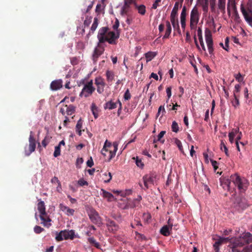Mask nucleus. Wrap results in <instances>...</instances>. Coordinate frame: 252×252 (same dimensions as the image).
Wrapping results in <instances>:
<instances>
[{
	"instance_id": "a19ab883",
	"label": "nucleus",
	"mask_w": 252,
	"mask_h": 252,
	"mask_svg": "<svg viewBox=\"0 0 252 252\" xmlns=\"http://www.w3.org/2000/svg\"><path fill=\"white\" fill-rule=\"evenodd\" d=\"M103 175L105 177V178H104V182H109L112 179V175L111 173L109 172L108 174L105 173Z\"/></svg>"
},
{
	"instance_id": "69168bd1",
	"label": "nucleus",
	"mask_w": 252,
	"mask_h": 252,
	"mask_svg": "<svg viewBox=\"0 0 252 252\" xmlns=\"http://www.w3.org/2000/svg\"><path fill=\"white\" fill-rule=\"evenodd\" d=\"M166 93H167V95L168 96V99H169L171 96V87H168L166 89Z\"/></svg>"
},
{
	"instance_id": "412c9836",
	"label": "nucleus",
	"mask_w": 252,
	"mask_h": 252,
	"mask_svg": "<svg viewBox=\"0 0 252 252\" xmlns=\"http://www.w3.org/2000/svg\"><path fill=\"white\" fill-rule=\"evenodd\" d=\"M166 31L163 39L168 38L172 31V28L170 22L168 21H166Z\"/></svg>"
},
{
	"instance_id": "a878e982",
	"label": "nucleus",
	"mask_w": 252,
	"mask_h": 252,
	"mask_svg": "<svg viewBox=\"0 0 252 252\" xmlns=\"http://www.w3.org/2000/svg\"><path fill=\"white\" fill-rule=\"evenodd\" d=\"M37 209L40 214L44 213L46 212L45 211V205L43 201L41 200H39V202L37 204Z\"/></svg>"
},
{
	"instance_id": "a211bd4d",
	"label": "nucleus",
	"mask_w": 252,
	"mask_h": 252,
	"mask_svg": "<svg viewBox=\"0 0 252 252\" xmlns=\"http://www.w3.org/2000/svg\"><path fill=\"white\" fill-rule=\"evenodd\" d=\"M231 7H232V8L234 10V14H233V18H234V20L235 22H237V23H240V21H241V19H240V17L238 14V13L237 11V9H236V5H235V2L234 1H233L231 3Z\"/></svg>"
},
{
	"instance_id": "bf43d9fd",
	"label": "nucleus",
	"mask_w": 252,
	"mask_h": 252,
	"mask_svg": "<svg viewBox=\"0 0 252 252\" xmlns=\"http://www.w3.org/2000/svg\"><path fill=\"white\" fill-rule=\"evenodd\" d=\"M210 161L211 162L212 165L213 166L214 170L216 171L218 168L217 166L218 162L216 160H214L213 159H210Z\"/></svg>"
},
{
	"instance_id": "4d7b16f0",
	"label": "nucleus",
	"mask_w": 252,
	"mask_h": 252,
	"mask_svg": "<svg viewBox=\"0 0 252 252\" xmlns=\"http://www.w3.org/2000/svg\"><path fill=\"white\" fill-rule=\"evenodd\" d=\"M74 213V210L73 209H70L68 207H67V208L65 211L66 214L68 216H69V215L72 216V215H73Z\"/></svg>"
},
{
	"instance_id": "f257e3e1",
	"label": "nucleus",
	"mask_w": 252,
	"mask_h": 252,
	"mask_svg": "<svg viewBox=\"0 0 252 252\" xmlns=\"http://www.w3.org/2000/svg\"><path fill=\"white\" fill-rule=\"evenodd\" d=\"M97 37L98 42L97 47L94 50L93 55V60L94 63L97 61L98 58L104 51V47L102 44L107 41L112 45L116 44L117 40L119 38V33L116 34L114 32L109 31L108 27H103L99 30Z\"/></svg>"
},
{
	"instance_id": "9b49d317",
	"label": "nucleus",
	"mask_w": 252,
	"mask_h": 252,
	"mask_svg": "<svg viewBox=\"0 0 252 252\" xmlns=\"http://www.w3.org/2000/svg\"><path fill=\"white\" fill-rule=\"evenodd\" d=\"M29 141V153H26L27 156H29L32 153L34 152L36 147L35 139L33 137V132L32 131L30 132Z\"/></svg>"
},
{
	"instance_id": "0e129e2a",
	"label": "nucleus",
	"mask_w": 252,
	"mask_h": 252,
	"mask_svg": "<svg viewBox=\"0 0 252 252\" xmlns=\"http://www.w3.org/2000/svg\"><path fill=\"white\" fill-rule=\"evenodd\" d=\"M197 22H193L190 21V27L191 30H195L196 28Z\"/></svg>"
},
{
	"instance_id": "5701e85b",
	"label": "nucleus",
	"mask_w": 252,
	"mask_h": 252,
	"mask_svg": "<svg viewBox=\"0 0 252 252\" xmlns=\"http://www.w3.org/2000/svg\"><path fill=\"white\" fill-rule=\"evenodd\" d=\"M139 205V204L137 203L135 199L132 200H128L124 209H128V208H133L138 206Z\"/></svg>"
},
{
	"instance_id": "dca6fc26",
	"label": "nucleus",
	"mask_w": 252,
	"mask_h": 252,
	"mask_svg": "<svg viewBox=\"0 0 252 252\" xmlns=\"http://www.w3.org/2000/svg\"><path fill=\"white\" fill-rule=\"evenodd\" d=\"M63 87V81L61 79L52 81L50 84V88L53 91L59 90Z\"/></svg>"
},
{
	"instance_id": "1a4fd4ad",
	"label": "nucleus",
	"mask_w": 252,
	"mask_h": 252,
	"mask_svg": "<svg viewBox=\"0 0 252 252\" xmlns=\"http://www.w3.org/2000/svg\"><path fill=\"white\" fill-rule=\"evenodd\" d=\"M88 215L93 223L98 225L101 224V219L94 209H91L88 212Z\"/></svg>"
},
{
	"instance_id": "7c9ffc66",
	"label": "nucleus",
	"mask_w": 252,
	"mask_h": 252,
	"mask_svg": "<svg viewBox=\"0 0 252 252\" xmlns=\"http://www.w3.org/2000/svg\"><path fill=\"white\" fill-rule=\"evenodd\" d=\"M174 142H175V144L177 145V146L179 148V149L180 151V152L183 155H185V153H184V150H183V146H182V144L181 141L180 140H179L178 138H176L174 139Z\"/></svg>"
},
{
	"instance_id": "f8f14e48",
	"label": "nucleus",
	"mask_w": 252,
	"mask_h": 252,
	"mask_svg": "<svg viewBox=\"0 0 252 252\" xmlns=\"http://www.w3.org/2000/svg\"><path fill=\"white\" fill-rule=\"evenodd\" d=\"M39 217L40 220L42 221L41 223L43 224L44 226L49 228L51 225L50 222L52 220L46 212L43 213V214H42V213L40 214Z\"/></svg>"
},
{
	"instance_id": "2eb2a0df",
	"label": "nucleus",
	"mask_w": 252,
	"mask_h": 252,
	"mask_svg": "<svg viewBox=\"0 0 252 252\" xmlns=\"http://www.w3.org/2000/svg\"><path fill=\"white\" fill-rule=\"evenodd\" d=\"M106 225L109 231L115 232L118 228V225L112 220L108 219L106 220Z\"/></svg>"
},
{
	"instance_id": "8fccbe9b",
	"label": "nucleus",
	"mask_w": 252,
	"mask_h": 252,
	"mask_svg": "<svg viewBox=\"0 0 252 252\" xmlns=\"http://www.w3.org/2000/svg\"><path fill=\"white\" fill-rule=\"evenodd\" d=\"M235 136L234 131H231L229 133V140L231 143H232L234 142V139Z\"/></svg>"
},
{
	"instance_id": "864d4df0",
	"label": "nucleus",
	"mask_w": 252,
	"mask_h": 252,
	"mask_svg": "<svg viewBox=\"0 0 252 252\" xmlns=\"http://www.w3.org/2000/svg\"><path fill=\"white\" fill-rule=\"evenodd\" d=\"M51 182L52 183H57L58 184V185H59V186L60 187V188L61 189V183L60 182V181L58 180V178L56 177H53L51 180Z\"/></svg>"
},
{
	"instance_id": "0eeeda50",
	"label": "nucleus",
	"mask_w": 252,
	"mask_h": 252,
	"mask_svg": "<svg viewBox=\"0 0 252 252\" xmlns=\"http://www.w3.org/2000/svg\"><path fill=\"white\" fill-rule=\"evenodd\" d=\"M241 11L246 22L252 27V9L250 7L246 9L244 5L241 4Z\"/></svg>"
},
{
	"instance_id": "bb28decb",
	"label": "nucleus",
	"mask_w": 252,
	"mask_h": 252,
	"mask_svg": "<svg viewBox=\"0 0 252 252\" xmlns=\"http://www.w3.org/2000/svg\"><path fill=\"white\" fill-rule=\"evenodd\" d=\"M157 53L155 52H148L145 54V58H146L147 62L151 61L153 60L156 56Z\"/></svg>"
},
{
	"instance_id": "72a5a7b5",
	"label": "nucleus",
	"mask_w": 252,
	"mask_h": 252,
	"mask_svg": "<svg viewBox=\"0 0 252 252\" xmlns=\"http://www.w3.org/2000/svg\"><path fill=\"white\" fill-rule=\"evenodd\" d=\"M75 111V108L72 105H69L66 108V113L67 115H72Z\"/></svg>"
},
{
	"instance_id": "680f3d73",
	"label": "nucleus",
	"mask_w": 252,
	"mask_h": 252,
	"mask_svg": "<svg viewBox=\"0 0 252 252\" xmlns=\"http://www.w3.org/2000/svg\"><path fill=\"white\" fill-rule=\"evenodd\" d=\"M87 165L89 167H92L93 166L94 161L93 160L92 157H91L90 159L87 161Z\"/></svg>"
},
{
	"instance_id": "cd10ccee",
	"label": "nucleus",
	"mask_w": 252,
	"mask_h": 252,
	"mask_svg": "<svg viewBox=\"0 0 252 252\" xmlns=\"http://www.w3.org/2000/svg\"><path fill=\"white\" fill-rule=\"evenodd\" d=\"M107 81L108 82H111L114 79V74L113 71L107 70L106 72Z\"/></svg>"
},
{
	"instance_id": "58836bf2",
	"label": "nucleus",
	"mask_w": 252,
	"mask_h": 252,
	"mask_svg": "<svg viewBox=\"0 0 252 252\" xmlns=\"http://www.w3.org/2000/svg\"><path fill=\"white\" fill-rule=\"evenodd\" d=\"M187 14V7L185 6H184L182 8V10L180 15V19H186Z\"/></svg>"
},
{
	"instance_id": "ea45409f",
	"label": "nucleus",
	"mask_w": 252,
	"mask_h": 252,
	"mask_svg": "<svg viewBox=\"0 0 252 252\" xmlns=\"http://www.w3.org/2000/svg\"><path fill=\"white\" fill-rule=\"evenodd\" d=\"M56 240L57 241H61L63 240V231H61L60 233H57Z\"/></svg>"
},
{
	"instance_id": "f03ea898",
	"label": "nucleus",
	"mask_w": 252,
	"mask_h": 252,
	"mask_svg": "<svg viewBox=\"0 0 252 252\" xmlns=\"http://www.w3.org/2000/svg\"><path fill=\"white\" fill-rule=\"evenodd\" d=\"M220 180V185L225 190L230 189L231 183L237 187L241 191L246 190L247 187L246 180L244 178L241 179L237 174L232 175L229 178L221 177Z\"/></svg>"
},
{
	"instance_id": "603ef678",
	"label": "nucleus",
	"mask_w": 252,
	"mask_h": 252,
	"mask_svg": "<svg viewBox=\"0 0 252 252\" xmlns=\"http://www.w3.org/2000/svg\"><path fill=\"white\" fill-rule=\"evenodd\" d=\"M242 134L241 132H240V134L239 135H238L236 138V140H235V144H236V147H237V150L238 151H240V147H239V140L241 139V135Z\"/></svg>"
},
{
	"instance_id": "774afa93",
	"label": "nucleus",
	"mask_w": 252,
	"mask_h": 252,
	"mask_svg": "<svg viewBox=\"0 0 252 252\" xmlns=\"http://www.w3.org/2000/svg\"><path fill=\"white\" fill-rule=\"evenodd\" d=\"M161 1V0H156L152 5V8L154 9H157L158 3L160 2Z\"/></svg>"
},
{
	"instance_id": "423d86ee",
	"label": "nucleus",
	"mask_w": 252,
	"mask_h": 252,
	"mask_svg": "<svg viewBox=\"0 0 252 252\" xmlns=\"http://www.w3.org/2000/svg\"><path fill=\"white\" fill-rule=\"evenodd\" d=\"M205 36L209 53L210 54H213L214 51L213 41L212 37V33L209 29H206L205 30Z\"/></svg>"
},
{
	"instance_id": "4c0bfd02",
	"label": "nucleus",
	"mask_w": 252,
	"mask_h": 252,
	"mask_svg": "<svg viewBox=\"0 0 252 252\" xmlns=\"http://www.w3.org/2000/svg\"><path fill=\"white\" fill-rule=\"evenodd\" d=\"M229 240L228 238L220 237L217 241L216 242V245H221L223 242H226Z\"/></svg>"
},
{
	"instance_id": "7ed1b4c3",
	"label": "nucleus",
	"mask_w": 252,
	"mask_h": 252,
	"mask_svg": "<svg viewBox=\"0 0 252 252\" xmlns=\"http://www.w3.org/2000/svg\"><path fill=\"white\" fill-rule=\"evenodd\" d=\"M118 144L117 142H114L112 145L109 144L108 146L105 144L102 149L101 150V154L104 157H108V161H110L113 158L115 155L116 153L118 150Z\"/></svg>"
},
{
	"instance_id": "e433bc0d",
	"label": "nucleus",
	"mask_w": 252,
	"mask_h": 252,
	"mask_svg": "<svg viewBox=\"0 0 252 252\" xmlns=\"http://www.w3.org/2000/svg\"><path fill=\"white\" fill-rule=\"evenodd\" d=\"M223 148L224 149V152H225V155L227 156H228V150L224 142V141L223 140H221V143H220V149L221 150H223Z\"/></svg>"
},
{
	"instance_id": "b1692460",
	"label": "nucleus",
	"mask_w": 252,
	"mask_h": 252,
	"mask_svg": "<svg viewBox=\"0 0 252 252\" xmlns=\"http://www.w3.org/2000/svg\"><path fill=\"white\" fill-rule=\"evenodd\" d=\"M101 191H102V196L107 198L108 201H111L113 199L114 196L112 193L106 191L104 189H101Z\"/></svg>"
},
{
	"instance_id": "f3484780",
	"label": "nucleus",
	"mask_w": 252,
	"mask_h": 252,
	"mask_svg": "<svg viewBox=\"0 0 252 252\" xmlns=\"http://www.w3.org/2000/svg\"><path fill=\"white\" fill-rule=\"evenodd\" d=\"M63 239L67 240V239H69L72 240L74 238L75 232L73 230H63Z\"/></svg>"
},
{
	"instance_id": "6e6d98bb",
	"label": "nucleus",
	"mask_w": 252,
	"mask_h": 252,
	"mask_svg": "<svg viewBox=\"0 0 252 252\" xmlns=\"http://www.w3.org/2000/svg\"><path fill=\"white\" fill-rule=\"evenodd\" d=\"M119 27V22L118 19H116L115 24L113 26V29L117 31V33L115 32L116 34H117V33H119L120 34L119 32H118V29Z\"/></svg>"
},
{
	"instance_id": "c03bdc74",
	"label": "nucleus",
	"mask_w": 252,
	"mask_h": 252,
	"mask_svg": "<svg viewBox=\"0 0 252 252\" xmlns=\"http://www.w3.org/2000/svg\"><path fill=\"white\" fill-rule=\"evenodd\" d=\"M92 18L91 17L87 16L84 22V27H88L92 22Z\"/></svg>"
},
{
	"instance_id": "79ce46f5",
	"label": "nucleus",
	"mask_w": 252,
	"mask_h": 252,
	"mask_svg": "<svg viewBox=\"0 0 252 252\" xmlns=\"http://www.w3.org/2000/svg\"><path fill=\"white\" fill-rule=\"evenodd\" d=\"M44 230V229L39 226L36 225L34 227V231L36 234H40Z\"/></svg>"
},
{
	"instance_id": "5fc2aeb1",
	"label": "nucleus",
	"mask_w": 252,
	"mask_h": 252,
	"mask_svg": "<svg viewBox=\"0 0 252 252\" xmlns=\"http://www.w3.org/2000/svg\"><path fill=\"white\" fill-rule=\"evenodd\" d=\"M242 252H252V244L245 247Z\"/></svg>"
},
{
	"instance_id": "de8ad7c7",
	"label": "nucleus",
	"mask_w": 252,
	"mask_h": 252,
	"mask_svg": "<svg viewBox=\"0 0 252 252\" xmlns=\"http://www.w3.org/2000/svg\"><path fill=\"white\" fill-rule=\"evenodd\" d=\"M124 99L126 100H128L130 99L131 94L129 93L128 89H127L126 91L125 92L124 95Z\"/></svg>"
},
{
	"instance_id": "3c124183",
	"label": "nucleus",
	"mask_w": 252,
	"mask_h": 252,
	"mask_svg": "<svg viewBox=\"0 0 252 252\" xmlns=\"http://www.w3.org/2000/svg\"><path fill=\"white\" fill-rule=\"evenodd\" d=\"M136 3L134 1V0H125V7H129L130 5L132 3Z\"/></svg>"
},
{
	"instance_id": "052dcab7",
	"label": "nucleus",
	"mask_w": 252,
	"mask_h": 252,
	"mask_svg": "<svg viewBox=\"0 0 252 252\" xmlns=\"http://www.w3.org/2000/svg\"><path fill=\"white\" fill-rule=\"evenodd\" d=\"M172 231V227L173 226V222L171 221V220L169 219L167 221V225H166Z\"/></svg>"
},
{
	"instance_id": "9d476101",
	"label": "nucleus",
	"mask_w": 252,
	"mask_h": 252,
	"mask_svg": "<svg viewBox=\"0 0 252 252\" xmlns=\"http://www.w3.org/2000/svg\"><path fill=\"white\" fill-rule=\"evenodd\" d=\"M94 84L97 87V92L98 94H101L104 90L106 83L104 79L101 77H97L95 78Z\"/></svg>"
},
{
	"instance_id": "6e6552de",
	"label": "nucleus",
	"mask_w": 252,
	"mask_h": 252,
	"mask_svg": "<svg viewBox=\"0 0 252 252\" xmlns=\"http://www.w3.org/2000/svg\"><path fill=\"white\" fill-rule=\"evenodd\" d=\"M157 175L155 173H151L143 177V180L146 189H148L150 185H154L156 179Z\"/></svg>"
},
{
	"instance_id": "2f4dec72",
	"label": "nucleus",
	"mask_w": 252,
	"mask_h": 252,
	"mask_svg": "<svg viewBox=\"0 0 252 252\" xmlns=\"http://www.w3.org/2000/svg\"><path fill=\"white\" fill-rule=\"evenodd\" d=\"M91 110L94 116V117L96 119L98 117V108L94 103H92L91 105Z\"/></svg>"
},
{
	"instance_id": "c756f323",
	"label": "nucleus",
	"mask_w": 252,
	"mask_h": 252,
	"mask_svg": "<svg viewBox=\"0 0 252 252\" xmlns=\"http://www.w3.org/2000/svg\"><path fill=\"white\" fill-rule=\"evenodd\" d=\"M218 7L222 13L225 12V0H219Z\"/></svg>"
},
{
	"instance_id": "49530a36",
	"label": "nucleus",
	"mask_w": 252,
	"mask_h": 252,
	"mask_svg": "<svg viewBox=\"0 0 252 252\" xmlns=\"http://www.w3.org/2000/svg\"><path fill=\"white\" fill-rule=\"evenodd\" d=\"M78 184L80 186H88V183L84 180L83 178L80 179L78 181Z\"/></svg>"
},
{
	"instance_id": "39448f33",
	"label": "nucleus",
	"mask_w": 252,
	"mask_h": 252,
	"mask_svg": "<svg viewBox=\"0 0 252 252\" xmlns=\"http://www.w3.org/2000/svg\"><path fill=\"white\" fill-rule=\"evenodd\" d=\"M95 90V88L93 86V81L91 80L84 85L79 96L81 97L84 96L85 97H88L93 94Z\"/></svg>"
},
{
	"instance_id": "c9c22d12",
	"label": "nucleus",
	"mask_w": 252,
	"mask_h": 252,
	"mask_svg": "<svg viewBox=\"0 0 252 252\" xmlns=\"http://www.w3.org/2000/svg\"><path fill=\"white\" fill-rule=\"evenodd\" d=\"M172 130L176 133L179 131V126L177 123L176 121H173L171 126Z\"/></svg>"
},
{
	"instance_id": "ddd939ff",
	"label": "nucleus",
	"mask_w": 252,
	"mask_h": 252,
	"mask_svg": "<svg viewBox=\"0 0 252 252\" xmlns=\"http://www.w3.org/2000/svg\"><path fill=\"white\" fill-rule=\"evenodd\" d=\"M199 19V14L198 8L196 6H194L190 12V21L198 23Z\"/></svg>"
},
{
	"instance_id": "4be33fe9",
	"label": "nucleus",
	"mask_w": 252,
	"mask_h": 252,
	"mask_svg": "<svg viewBox=\"0 0 252 252\" xmlns=\"http://www.w3.org/2000/svg\"><path fill=\"white\" fill-rule=\"evenodd\" d=\"M160 233L161 234L164 236H168L170 235L171 233V230L166 226L164 225L162 227L160 230Z\"/></svg>"
},
{
	"instance_id": "20e7f679",
	"label": "nucleus",
	"mask_w": 252,
	"mask_h": 252,
	"mask_svg": "<svg viewBox=\"0 0 252 252\" xmlns=\"http://www.w3.org/2000/svg\"><path fill=\"white\" fill-rule=\"evenodd\" d=\"M179 7V1L175 2L170 15V21L174 30H177L179 33L180 29L178 18V11Z\"/></svg>"
},
{
	"instance_id": "37998d69",
	"label": "nucleus",
	"mask_w": 252,
	"mask_h": 252,
	"mask_svg": "<svg viewBox=\"0 0 252 252\" xmlns=\"http://www.w3.org/2000/svg\"><path fill=\"white\" fill-rule=\"evenodd\" d=\"M60 146H57L55 148V151L54 153V156L57 157L61 154V149Z\"/></svg>"
},
{
	"instance_id": "13d9d810",
	"label": "nucleus",
	"mask_w": 252,
	"mask_h": 252,
	"mask_svg": "<svg viewBox=\"0 0 252 252\" xmlns=\"http://www.w3.org/2000/svg\"><path fill=\"white\" fill-rule=\"evenodd\" d=\"M136 164L137 166L142 168L144 166V164L141 161L140 159H139L137 158H136V160L135 161Z\"/></svg>"
},
{
	"instance_id": "393cba45",
	"label": "nucleus",
	"mask_w": 252,
	"mask_h": 252,
	"mask_svg": "<svg viewBox=\"0 0 252 252\" xmlns=\"http://www.w3.org/2000/svg\"><path fill=\"white\" fill-rule=\"evenodd\" d=\"M134 6L137 9L138 12L139 14L142 15H144L146 13V6L143 4L138 5L136 3H134Z\"/></svg>"
},
{
	"instance_id": "e2e57ef3",
	"label": "nucleus",
	"mask_w": 252,
	"mask_h": 252,
	"mask_svg": "<svg viewBox=\"0 0 252 252\" xmlns=\"http://www.w3.org/2000/svg\"><path fill=\"white\" fill-rule=\"evenodd\" d=\"M228 43H229V39L228 37H226L225 39V47H223V48L226 51H228Z\"/></svg>"
},
{
	"instance_id": "338daca9",
	"label": "nucleus",
	"mask_w": 252,
	"mask_h": 252,
	"mask_svg": "<svg viewBox=\"0 0 252 252\" xmlns=\"http://www.w3.org/2000/svg\"><path fill=\"white\" fill-rule=\"evenodd\" d=\"M180 20H181V27L184 30H185V29L186 28V19H180Z\"/></svg>"
},
{
	"instance_id": "f704fd0d",
	"label": "nucleus",
	"mask_w": 252,
	"mask_h": 252,
	"mask_svg": "<svg viewBox=\"0 0 252 252\" xmlns=\"http://www.w3.org/2000/svg\"><path fill=\"white\" fill-rule=\"evenodd\" d=\"M234 99L231 101V103L232 105L236 108L240 105L239 100V96H234Z\"/></svg>"
},
{
	"instance_id": "aec40b11",
	"label": "nucleus",
	"mask_w": 252,
	"mask_h": 252,
	"mask_svg": "<svg viewBox=\"0 0 252 252\" xmlns=\"http://www.w3.org/2000/svg\"><path fill=\"white\" fill-rule=\"evenodd\" d=\"M98 25V19L97 18L95 17L94 19V22L91 27L90 31L88 34H87V36H89L92 34H93L95 30L96 29L97 26Z\"/></svg>"
},
{
	"instance_id": "6ab92c4d",
	"label": "nucleus",
	"mask_w": 252,
	"mask_h": 252,
	"mask_svg": "<svg viewBox=\"0 0 252 252\" xmlns=\"http://www.w3.org/2000/svg\"><path fill=\"white\" fill-rule=\"evenodd\" d=\"M117 104H118V101L115 102L111 100L105 103L104 108L105 109H108L109 110H112L117 107Z\"/></svg>"
},
{
	"instance_id": "c85d7f7f",
	"label": "nucleus",
	"mask_w": 252,
	"mask_h": 252,
	"mask_svg": "<svg viewBox=\"0 0 252 252\" xmlns=\"http://www.w3.org/2000/svg\"><path fill=\"white\" fill-rule=\"evenodd\" d=\"M82 125H83V121L81 120V119H80L76 124V131L78 133L79 135H81V128L82 127Z\"/></svg>"
},
{
	"instance_id": "473e14b6",
	"label": "nucleus",
	"mask_w": 252,
	"mask_h": 252,
	"mask_svg": "<svg viewBox=\"0 0 252 252\" xmlns=\"http://www.w3.org/2000/svg\"><path fill=\"white\" fill-rule=\"evenodd\" d=\"M241 86L239 84H236L235 85L234 90L233 91V95L236 96H239V92L240 91Z\"/></svg>"
},
{
	"instance_id": "a18cd8bd",
	"label": "nucleus",
	"mask_w": 252,
	"mask_h": 252,
	"mask_svg": "<svg viewBox=\"0 0 252 252\" xmlns=\"http://www.w3.org/2000/svg\"><path fill=\"white\" fill-rule=\"evenodd\" d=\"M50 138L49 136H46L42 141V145L43 147H46L47 144L49 143Z\"/></svg>"
},
{
	"instance_id": "09e8293b",
	"label": "nucleus",
	"mask_w": 252,
	"mask_h": 252,
	"mask_svg": "<svg viewBox=\"0 0 252 252\" xmlns=\"http://www.w3.org/2000/svg\"><path fill=\"white\" fill-rule=\"evenodd\" d=\"M165 132H166L165 131H161L158 135V139H154L153 142L156 143L157 141H160L161 138H162L164 135L165 134Z\"/></svg>"
},
{
	"instance_id": "4468645a",
	"label": "nucleus",
	"mask_w": 252,
	"mask_h": 252,
	"mask_svg": "<svg viewBox=\"0 0 252 252\" xmlns=\"http://www.w3.org/2000/svg\"><path fill=\"white\" fill-rule=\"evenodd\" d=\"M240 241L239 244L240 246H243L245 244H249L252 242V235L249 232L246 233L243 237L240 239Z\"/></svg>"
}]
</instances>
